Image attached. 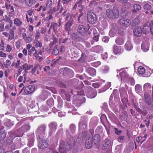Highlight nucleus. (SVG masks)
I'll return each instance as SVG.
<instances>
[{"label": "nucleus", "instance_id": "1", "mask_svg": "<svg viewBox=\"0 0 153 153\" xmlns=\"http://www.w3.org/2000/svg\"><path fill=\"white\" fill-rule=\"evenodd\" d=\"M75 143V140L72 137L68 140L66 145L63 141H62L59 147V152L62 153H66L67 150L71 149L74 146Z\"/></svg>", "mask_w": 153, "mask_h": 153}, {"label": "nucleus", "instance_id": "2", "mask_svg": "<svg viewBox=\"0 0 153 153\" xmlns=\"http://www.w3.org/2000/svg\"><path fill=\"white\" fill-rule=\"evenodd\" d=\"M62 16L64 17V19L65 20H68V22L66 23L65 26V30L68 31L69 30L71 26L73 23L74 16L71 15L67 11L64 12Z\"/></svg>", "mask_w": 153, "mask_h": 153}, {"label": "nucleus", "instance_id": "3", "mask_svg": "<svg viewBox=\"0 0 153 153\" xmlns=\"http://www.w3.org/2000/svg\"><path fill=\"white\" fill-rule=\"evenodd\" d=\"M106 13L108 18L111 19L117 18L119 16L118 11L115 7H113L112 9H107L106 11Z\"/></svg>", "mask_w": 153, "mask_h": 153}, {"label": "nucleus", "instance_id": "4", "mask_svg": "<svg viewBox=\"0 0 153 153\" xmlns=\"http://www.w3.org/2000/svg\"><path fill=\"white\" fill-rule=\"evenodd\" d=\"M39 142L38 147L40 149H44L48 147L49 145L48 140L47 139H42L40 137L38 139Z\"/></svg>", "mask_w": 153, "mask_h": 153}, {"label": "nucleus", "instance_id": "5", "mask_svg": "<svg viewBox=\"0 0 153 153\" xmlns=\"http://www.w3.org/2000/svg\"><path fill=\"white\" fill-rule=\"evenodd\" d=\"M87 19L88 22L92 24L95 23L97 20L96 15L92 12H89L88 13Z\"/></svg>", "mask_w": 153, "mask_h": 153}, {"label": "nucleus", "instance_id": "6", "mask_svg": "<svg viewBox=\"0 0 153 153\" xmlns=\"http://www.w3.org/2000/svg\"><path fill=\"white\" fill-rule=\"evenodd\" d=\"M46 127V126L44 125L41 126L38 128L37 131L36 132V134L37 137V139L39 137H41V135L43 136L45 134Z\"/></svg>", "mask_w": 153, "mask_h": 153}, {"label": "nucleus", "instance_id": "7", "mask_svg": "<svg viewBox=\"0 0 153 153\" xmlns=\"http://www.w3.org/2000/svg\"><path fill=\"white\" fill-rule=\"evenodd\" d=\"M49 135L51 136L52 134L54 133L57 128V124L55 122H52L49 125Z\"/></svg>", "mask_w": 153, "mask_h": 153}, {"label": "nucleus", "instance_id": "8", "mask_svg": "<svg viewBox=\"0 0 153 153\" xmlns=\"http://www.w3.org/2000/svg\"><path fill=\"white\" fill-rule=\"evenodd\" d=\"M35 89V86L33 85H30L26 87L24 89V93L23 95L28 94L33 92L34 91Z\"/></svg>", "mask_w": 153, "mask_h": 153}, {"label": "nucleus", "instance_id": "9", "mask_svg": "<svg viewBox=\"0 0 153 153\" xmlns=\"http://www.w3.org/2000/svg\"><path fill=\"white\" fill-rule=\"evenodd\" d=\"M119 22L121 25L126 27L129 26L131 23V21L126 18L122 19Z\"/></svg>", "mask_w": 153, "mask_h": 153}, {"label": "nucleus", "instance_id": "10", "mask_svg": "<svg viewBox=\"0 0 153 153\" xmlns=\"http://www.w3.org/2000/svg\"><path fill=\"white\" fill-rule=\"evenodd\" d=\"M102 149L106 150L108 149L111 146V141L108 139H105L104 141Z\"/></svg>", "mask_w": 153, "mask_h": 153}, {"label": "nucleus", "instance_id": "11", "mask_svg": "<svg viewBox=\"0 0 153 153\" xmlns=\"http://www.w3.org/2000/svg\"><path fill=\"white\" fill-rule=\"evenodd\" d=\"M58 27V26L57 23L53 22H52L48 33L50 32L51 29H53V33L54 34H56L57 32V29Z\"/></svg>", "mask_w": 153, "mask_h": 153}, {"label": "nucleus", "instance_id": "12", "mask_svg": "<svg viewBox=\"0 0 153 153\" xmlns=\"http://www.w3.org/2000/svg\"><path fill=\"white\" fill-rule=\"evenodd\" d=\"M93 144V139L92 137H89L86 140L85 146L88 149L90 148L92 146Z\"/></svg>", "mask_w": 153, "mask_h": 153}, {"label": "nucleus", "instance_id": "13", "mask_svg": "<svg viewBox=\"0 0 153 153\" xmlns=\"http://www.w3.org/2000/svg\"><path fill=\"white\" fill-rule=\"evenodd\" d=\"M78 31L82 35H84L87 31L88 29L83 25H79L78 28Z\"/></svg>", "mask_w": 153, "mask_h": 153}, {"label": "nucleus", "instance_id": "14", "mask_svg": "<svg viewBox=\"0 0 153 153\" xmlns=\"http://www.w3.org/2000/svg\"><path fill=\"white\" fill-rule=\"evenodd\" d=\"M122 81L124 82L128 79V74L125 71H123L120 73L119 75Z\"/></svg>", "mask_w": 153, "mask_h": 153}, {"label": "nucleus", "instance_id": "15", "mask_svg": "<svg viewBox=\"0 0 153 153\" xmlns=\"http://www.w3.org/2000/svg\"><path fill=\"white\" fill-rule=\"evenodd\" d=\"M113 51L116 54L121 53L123 51L121 49L120 47L117 45H114L113 48Z\"/></svg>", "mask_w": 153, "mask_h": 153}, {"label": "nucleus", "instance_id": "16", "mask_svg": "<svg viewBox=\"0 0 153 153\" xmlns=\"http://www.w3.org/2000/svg\"><path fill=\"white\" fill-rule=\"evenodd\" d=\"M133 33L137 37L140 36L142 34V29L140 27H138L134 29Z\"/></svg>", "mask_w": 153, "mask_h": 153}, {"label": "nucleus", "instance_id": "17", "mask_svg": "<svg viewBox=\"0 0 153 153\" xmlns=\"http://www.w3.org/2000/svg\"><path fill=\"white\" fill-rule=\"evenodd\" d=\"M143 87L145 93L151 92V85L149 83H147L145 84Z\"/></svg>", "mask_w": 153, "mask_h": 153}, {"label": "nucleus", "instance_id": "18", "mask_svg": "<svg viewBox=\"0 0 153 153\" xmlns=\"http://www.w3.org/2000/svg\"><path fill=\"white\" fill-rule=\"evenodd\" d=\"M87 72L91 76H94L96 74V70L92 68H87Z\"/></svg>", "mask_w": 153, "mask_h": 153}, {"label": "nucleus", "instance_id": "19", "mask_svg": "<svg viewBox=\"0 0 153 153\" xmlns=\"http://www.w3.org/2000/svg\"><path fill=\"white\" fill-rule=\"evenodd\" d=\"M141 48L144 52H147L149 49V45L148 43L143 42L142 44Z\"/></svg>", "mask_w": 153, "mask_h": 153}, {"label": "nucleus", "instance_id": "20", "mask_svg": "<svg viewBox=\"0 0 153 153\" xmlns=\"http://www.w3.org/2000/svg\"><path fill=\"white\" fill-rule=\"evenodd\" d=\"M30 128V126L27 124H25L23 125L21 128V131L22 132V134H21L22 135L23 134V133L29 130Z\"/></svg>", "mask_w": 153, "mask_h": 153}, {"label": "nucleus", "instance_id": "21", "mask_svg": "<svg viewBox=\"0 0 153 153\" xmlns=\"http://www.w3.org/2000/svg\"><path fill=\"white\" fill-rule=\"evenodd\" d=\"M36 0H25L26 5L29 7L32 6L36 2Z\"/></svg>", "mask_w": 153, "mask_h": 153}, {"label": "nucleus", "instance_id": "22", "mask_svg": "<svg viewBox=\"0 0 153 153\" xmlns=\"http://www.w3.org/2000/svg\"><path fill=\"white\" fill-rule=\"evenodd\" d=\"M71 72H72L71 70L67 68H63L60 69V73L63 74H66Z\"/></svg>", "mask_w": 153, "mask_h": 153}, {"label": "nucleus", "instance_id": "23", "mask_svg": "<svg viewBox=\"0 0 153 153\" xmlns=\"http://www.w3.org/2000/svg\"><path fill=\"white\" fill-rule=\"evenodd\" d=\"M115 42L118 45H122L124 43V40L122 37H119L116 39Z\"/></svg>", "mask_w": 153, "mask_h": 153}, {"label": "nucleus", "instance_id": "24", "mask_svg": "<svg viewBox=\"0 0 153 153\" xmlns=\"http://www.w3.org/2000/svg\"><path fill=\"white\" fill-rule=\"evenodd\" d=\"M6 21L7 22H9L10 24V27H11L13 24V22L11 20L10 18L7 15H5L3 16V19L1 20V21Z\"/></svg>", "mask_w": 153, "mask_h": 153}, {"label": "nucleus", "instance_id": "25", "mask_svg": "<svg viewBox=\"0 0 153 153\" xmlns=\"http://www.w3.org/2000/svg\"><path fill=\"white\" fill-rule=\"evenodd\" d=\"M100 137L98 134H95L94 136V140L95 144L97 145L100 142Z\"/></svg>", "mask_w": 153, "mask_h": 153}, {"label": "nucleus", "instance_id": "26", "mask_svg": "<svg viewBox=\"0 0 153 153\" xmlns=\"http://www.w3.org/2000/svg\"><path fill=\"white\" fill-rule=\"evenodd\" d=\"M3 128L4 127L0 123V138H4L6 136L5 133L2 130Z\"/></svg>", "mask_w": 153, "mask_h": 153}, {"label": "nucleus", "instance_id": "27", "mask_svg": "<svg viewBox=\"0 0 153 153\" xmlns=\"http://www.w3.org/2000/svg\"><path fill=\"white\" fill-rule=\"evenodd\" d=\"M125 48L127 51H130L133 48V46L129 41H127L125 44Z\"/></svg>", "mask_w": 153, "mask_h": 153}, {"label": "nucleus", "instance_id": "28", "mask_svg": "<svg viewBox=\"0 0 153 153\" xmlns=\"http://www.w3.org/2000/svg\"><path fill=\"white\" fill-rule=\"evenodd\" d=\"M14 24L16 26H20L22 25V21L19 19L16 18L14 20Z\"/></svg>", "mask_w": 153, "mask_h": 153}, {"label": "nucleus", "instance_id": "29", "mask_svg": "<svg viewBox=\"0 0 153 153\" xmlns=\"http://www.w3.org/2000/svg\"><path fill=\"white\" fill-rule=\"evenodd\" d=\"M117 30L114 28L111 29L109 32V35L110 36L112 37L114 36L117 33Z\"/></svg>", "mask_w": 153, "mask_h": 153}, {"label": "nucleus", "instance_id": "30", "mask_svg": "<svg viewBox=\"0 0 153 153\" xmlns=\"http://www.w3.org/2000/svg\"><path fill=\"white\" fill-rule=\"evenodd\" d=\"M95 52H99L102 51L103 50V48L101 46L98 45L95 46L94 48Z\"/></svg>", "mask_w": 153, "mask_h": 153}, {"label": "nucleus", "instance_id": "31", "mask_svg": "<svg viewBox=\"0 0 153 153\" xmlns=\"http://www.w3.org/2000/svg\"><path fill=\"white\" fill-rule=\"evenodd\" d=\"M97 92L96 90L93 89L92 91V92L91 93L90 95H89V98H94L97 95Z\"/></svg>", "mask_w": 153, "mask_h": 153}, {"label": "nucleus", "instance_id": "32", "mask_svg": "<svg viewBox=\"0 0 153 153\" xmlns=\"http://www.w3.org/2000/svg\"><path fill=\"white\" fill-rule=\"evenodd\" d=\"M137 71L140 74H143L145 72V70L144 68L140 66L138 68Z\"/></svg>", "mask_w": 153, "mask_h": 153}, {"label": "nucleus", "instance_id": "33", "mask_svg": "<svg viewBox=\"0 0 153 153\" xmlns=\"http://www.w3.org/2000/svg\"><path fill=\"white\" fill-rule=\"evenodd\" d=\"M140 23L139 19L137 18L134 19L132 21V24L133 26H134L138 25Z\"/></svg>", "mask_w": 153, "mask_h": 153}, {"label": "nucleus", "instance_id": "34", "mask_svg": "<svg viewBox=\"0 0 153 153\" xmlns=\"http://www.w3.org/2000/svg\"><path fill=\"white\" fill-rule=\"evenodd\" d=\"M134 10H132V11L134 12L136 11H139L140 10L141 8V7L140 5L138 4H135L134 5Z\"/></svg>", "mask_w": 153, "mask_h": 153}, {"label": "nucleus", "instance_id": "35", "mask_svg": "<svg viewBox=\"0 0 153 153\" xmlns=\"http://www.w3.org/2000/svg\"><path fill=\"white\" fill-rule=\"evenodd\" d=\"M34 43L35 46L36 48H41L42 47V44L41 42L38 40H34Z\"/></svg>", "mask_w": 153, "mask_h": 153}, {"label": "nucleus", "instance_id": "36", "mask_svg": "<svg viewBox=\"0 0 153 153\" xmlns=\"http://www.w3.org/2000/svg\"><path fill=\"white\" fill-rule=\"evenodd\" d=\"M14 36V31L13 30H10L9 32V39L11 40L13 39Z\"/></svg>", "mask_w": 153, "mask_h": 153}, {"label": "nucleus", "instance_id": "37", "mask_svg": "<svg viewBox=\"0 0 153 153\" xmlns=\"http://www.w3.org/2000/svg\"><path fill=\"white\" fill-rule=\"evenodd\" d=\"M149 26L147 25H146L144 26L143 27L142 30V31L143 33L144 34H146L148 33V32H149Z\"/></svg>", "mask_w": 153, "mask_h": 153}, {"label": "nucleus", "instance_id": "38", "mask_svg": "<svg viewBox=\"0 0 153 153\" xmlns=\"http://www.w3.org/2000/svg\"><path fill=\"white\" fill-rule=\"evenodd\" d=\"M25 18L27 22L30 23V24H31L33 23V21L32 18L31 17H29V16L27 14H26Z\"/></svg>", "mask_w": 153, "mask_h": 153}, {"label": "nucleus", "instance_id": "39", "mask_svg": "<svg viewBox=\"0 0 153 153\" xmlns=\"http://www.w3.org/2000/svg\"><path fill=\"white\" fill-rule=\"evenodd\" d=\"M11 64V62L9 59L7 60L4 63V66L7 68H8Z\"/></svg>", "mask_w": 153, "mask_h": 153}, {"label": "nucleus", "instance_id": "40", "mask_svg": "<svg viewBox=\"0 0 153 153\" xmlns=\"http://www.w3.org/2000/svg\"><path fill=\"white\" fill-rule=\"evenodd\" d=\"M135 89L137 92H139L141 89V86L140 85L137 84L136 85Z\"/></svg>", "mask_w": 153, "mask_h": 153}, {"label": "nucleus", "instance_id": "41", "mask_svg": "<svg viewBox=\"0 0 153 153\" xmlns=\"http://www.w3.org/2000/svg\"><path fill=\"white\" fill-rule=\"evenodd\" d=\"M144 8L145 10H150L152 8V6L149 4L146 3L144 5Z\"/></svg>", "mask_w": 153, "mask_h": 153}, {"label": "nucleus", "instance_id": "42", "mask_svg": "<svg viewBox=\"0 0 153 153\" xmlns=\"http://www.w3.org/2000/svg\"><path fill=\"white\" fill-rule=\"evenodd\" d=\"M109 70V68L107 66L103 67L102 68V71L104 73L107 72Z\"/></svg>", "mask_w": 153, "mask_h": 153}, {"label": "nucleus", "instance_id": "43", "mask_svg": "<svg viewBox=\"0 0 153 153\" xmlns=\"http://www.w3.org/2000/svg\"><path fill=\"white\" fill-rule=\"evenodd\" d=\"M24 40L26 43H30L32 42V39L31 37L28 36Z\"/></svg>", "mask_w": 153, "mask_h": 153}, {"label": "nucleus", "instance_id": "44", "mask_svg": "<svg viewBox=\"0 0 153 153\" xmlns=\"http://www.w3.org/2000/svg\"><path fill=\"white\" fill-rule=\"evenodd\" d=\"M86 57V55L84 53H82V54L81 57L80 59L79 60L80 62H83L85 59Z\"/></svg>", "mask_w": 153, "mask_h": 153}, {"label": "nucleus", "instance_id": "45", "mask_svg": "<svg viewBox=\"0 0 153 153\" xmlns=\"http://www.w3.org/2000/svg\"><path fill=\"white\" fill-rule=\"evenodd\" d=\"M33 138H32L31 139V140L28 141L27 145L29 146L30 147H31L33 146Z\"/></svg>", "mask_w": 153, "mask_h": 153}, {"label": "nucleus", "instance_id": "46", "mask_svg": "<svg viewBox=\"0 0 153 153\" xmlns=\"http://www.w3.org/2000/svg\"><path fill=\"white\" fill-rule=\"evenodd\" d=\"M101 64L100 61H97L93 62L92 63V65L95 67H97Z\"/></svg>", "mask_w": 153, "mask_h": 153}, {"label": "nucleus", "instance_id": "47", "mask_svg": "<svg viewBox=\"0 0 153 153\" xmlns=\"http://www.w3.org/2000/svg\"><path fill=\"white\" fill-rule=\"evenodd\" d=\"M47 102L48 105L50 106H52L53 105L54 102L53 99H50L48 100Z\"/></svg>", "mask_w": 153, "mask_h": 153}, {"label": "nucleus", "instance_id": "48", "mask_svg": "<svg viewBox=\"0 0 153 153\" xmlns=\"http://www.w3.org/2000/svg\"><path fill=\"white\" fill-rule=\"evenodd\" d=\"M59 52L58 49L57 48L56 46L54 47L53 51V53L55 55H57Z\"/></svg>", "mask_w": 153, "mask_h": 153}, {"label": "nucleus", "instance_id": "49", "mask_svg": "<svg viewBox=\"0 0 153 153\" xmlns=\"http://www.w3.org/2000/svg\"><path fill=\"white\" fill-rule=\"evenodd\" d=\"M30 67L28 66V64L27 63H25L23 65V69L25 70H29Z\"/></svg>", "mask_w": 153, "mask_h": 153}, {"label": "nucleus", "instance_id": "50", "mask_svg": "<svg viewBox=\"0 0 153 153\" xmlns=\"http://www.w3.org/2000/svg\"><path fill=\"white\" fill-rule=\"evenodd\" d=\"M40 36V33L39 31H36V34H35V40H38V39L39 38Z\"/></svg>", "mask_w": 153, "mask_h": 153}, {"label": "nucleus", "instance_id": "51", "mask_svg": "<svg viewBox=\"0 0 153 153\" xmlns=\"http://www.w3.org/2000/svg\"><path fill=\"white\" fill-rule=\"evenodd\" d=\"M52 4V1L51 0H48L46 1V7H50Z\"/></svg>", "mask_w": 153, "mask_h": 153}, {"label": "nucleus", "instance_id": "52", "mask_svg": "<svg viewBox=\"0 0 153 153\" xmlns=\"http://www.w3.org/2000/svg\"><path fill=\"white\" fill-rule=\"evenodd\" d=\"M12 47L11 45H7L6 48V51H7L8 52H10L12 51Z\"/></svg>", "mask_w": 153, "mask_h": 153}, {"label": "nucleus", "instance_id": "53", "mask_svg": "<svg viewBox=\"0 0 153 153\" xmlns=\"http://www.w3.org/2000/svg\"><path fill=\"white\" fill-rule=\"evenodd\" d=\"M128 83L131 85H134L135 84V81L133 78H130L128 81Z\"/></svg>", "mask_w": 153, "mask_h": 153}, {"label": "nucleus", "instance_id": "54", "mask_svg": "<svg viewBox=\"0 0 153 153\" xmlns=\"http://www.w3.org/2000/svg\"><path fill=\"white\" fill-rule=\"evenodd\" d=\"M1 43L0 44V50L3 51L4 49V44L2 40H1Z\"/></svg>", "mask_w": 153, "mask_h": 153}, {"label": "nucleus", "instance_id": "55", "mask_svg": "<svg viewBox=\"0 0 153 153\" xmlns=\"http://www.w3.org/2000/svg\"><path fill=\"white\" fill-rule=\"evenodd\" d=\"M56 34H54L53 33H52V36L53 37V42H54L55 44L58 42V39L57 38H56L55 35Z\"/></svg>", "mask_w": 153, "mask_h": 153}, {"label": "nucleus", "instance_id": "56", "mask_svg": "<svg viewBox=\"0 0 153 153\" xmlns=\"http://www.w3.org/2000/svg\"><path fill=\"white\" fill-rule=\"evenodd\" d=\"M109 40V37L108 36H105L102 39V41L105 43L108 42Z\"/></svg>", "mask_w": 153, "mask_h": 153}, {"label": "nucleus", "instance_id": "57", "mask_svg": "<svg viewBox=\"0 0 153 153\" xmlns=\"http://www.w3.org/2000/svg\"><path fill=\"white\" fill-rule=\"evenodd\" d=\"M125 139V137L124 136H119L117 140L120 142H121Z\"/></svg>", "mask_w": 153, "mask_h": 153}, {"label": "nucleus", "instance_id": "58", "mask_svg": "<svg viewBox=\"0 0 153 153\" xmlns=\"http://www.w3.org/2000/svg\"><path fill=\"white\" fill-rule=\"evenodd\" d=\"M33 10L30 9L27 11V15L30 16L32 15L33 12Z\"/></svg>", "mask_w": 153, "mask_h": 153}, {"label": "nucleus", "instance_id": "59", "mask_svg": "<svg viewBox=\"0 0 153 153\" xmlns=\"http://www.w3.org/2000/svg\"><path fill=\"white\" fill-rule=\"evenodd\" d=\"M22 153H30V149L29 148H25L22 150Z\"/></svg>", "mask_w": 153, "mask_h": 153}, {"label": "nucleus", "instance_id": "60", "mask_svg": "<svg viewBox=\"0 0 153 153\" xmlns=\"http://www.w3.org/2000/svg\"><path fill=\"white\" fill-rule=\"evenodd\" d=\"M83 13H81L79 14V15L78 20V22H82V15H83Z\"/></svg>", "mask_w": 153, "mask_h": 153}, {"label": "nucleus", "instance_id": "61", "mask_svg": "<svg viewBox=\"0 0 153 153\" xmlns=\"http://www.w3.org/2000/svg\"><path fill=\"white\" fill-rule=\"evenodd\" d=\"M4 24L2 23H0V32L4 31Z\"/></svg>", "mask_w": 153, "mask_h": 153}, {"label": "nucleus", "instance_id": "62", "mask_svg": "<svg viewBox=\"0 0 153 153\" xmlns=\"http://www.w3.org/2000/svg\"><path fill=\"white\" fill-rule=\"evenodd\" d=\"M82 0H79L76 3V4L78 6H79L82 5Z\"/></svg>", "mask_w": 153, "mask_h": 153}, {"label": "nucleus", "instance_id": "63", "mask_svg": "<svg viewBox=\"0 0 153 153\" xmlns=\"http://www.w3.org/2000/svg\"><path fill=\"white\" fill-rule=\"evenodd\" d=\"M114 131L115 133L117 135L120 134L122 132V131L119 130L117 128H115Z\"/></svg>", "mask_w": 153, "mask_h": 153}, {"label": "nucleus", "instance_id": "64", "mask_svg": "<svg viewBox=\"0 0 153 153\" xmlns=\"http://www.w3.org/2000/svg\"><path fill=\"white\" fill-rule=\"evenodd\" d=\"M124 6L126 8H130L131 7V4L129 2H127L124 4Z\"/></svg>", "mask_w": 153, "mask_h": 153}]
</instances>
